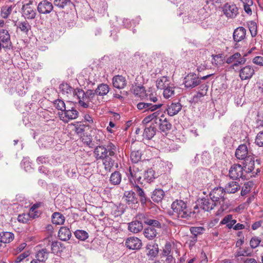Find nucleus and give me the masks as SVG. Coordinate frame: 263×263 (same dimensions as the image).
I'll return each instance as SVG.
<instances>
[{
    "mask_svg": "<svg viewBox=\"0 0 263 263\" xmlns=\"http://www.w3.org/2000/svg\"><path fill=\"white\" fill-rule=\"evenodd\" d=\"M172 209L174 212V215L178 218H188L191 217L192 212L187 206L186 203L181 200H177L172 204Z\"/></svg>",
    "mask_w": 263,
    "mask_h": 263,
    "instance_id": "nucleus-2",
    "label": "nucleus"
},
{
    "mask_svg": "<svg viewBox=\"0 0 263 263\" xmlns=\"http://www.w3.org/2000/svg\"><path fill=\"white\" fill-rule=\"evenodd\" d=\"M248 27L251 35L255 36L257 34V25L256 23L254 21L249 22L248 23Z\"/></svg>",
    "mask_w": 263,
    "mask_h": 263,
    "instance_id": "nucleus-55",
    "label": "nucleus"
},
{
    "mask_svg": "<svg viewBox=\"0 0 263 263\" xmlns=\"http://www.w3.org/2000/svg\"><path fill=\"white\" fill-rule=\"evenodd\" d=\"M164 195V191L161 189H156L153 193L152 199L156 202L161 201Z\"/></svg>",
    "mask_w": 263,
    "mask_h": 263,
    "instance_id": "nucleus-42",
    "label": "nucleus"
},
{
    "mask_svg": "<svg viewBox=\"0 0 263 263\" xmlns=\"http://www.w3.org/2000/svg\"><path fill=\"white\" fill-rule=\"evenodd\" d=\"M71 126L73 127L72 130L80 136L83 134L86 127V126L81 122H76L72 124Z\"/></svg>",
    "mask_w": 263,
    "mask_h": 263,
    "instance_id": "nucleus-37",
    "label": "nucleus"
},
{
    "mask_svg": "<svg viewBox=\"0 0 263 263\" xmlns=\"http://www.w3.org/2000/svg\"><path fill=\"white\" fill-rule=\"evenodd\" d=\"M142 173L139 168L135 166H130L127 173L129 181L132 183H142L141 181Z\"/></svg>",
    "mask_w": 263,
    "mask_h": 263,
    "instance_id": "nucleus-6",
    "label": "nucleus"
},
{
    "mask_svg": "<svg viewBox=\"0 0 263 263\" xmlns=\"http://www.w3.org/2000/svg\"><path fill=\"white\" fill-rule=\"evenodd\" d=\"M59 115L60 120L65 123H68L70 120L77 118L79 112L74 107L70 108L66 107L64 111L59 112Z\"/></svg>",
    "mask_w": 263,
    "mask_h": 263,
    "instance_id": "nucleus-4",
    "label": "nucleus"
},
{
    "mask_svg": "<svg viewBox=\"0 0 263 263\" xmlns=\"http://www.w3.org/2000/svg\"><path fill=\"white\" fill-rule=\"evenodd\" d=\"M205 229L202 227H191L190 231L192 235L197 237L198 235H201L204 233Z\"/></svg>",
    "mask_w": 263,
    "mask_h": 263,
    "instance_id": "nucleus-52",
    "label": "nucleus"
},
{
    "mask_svg": "<svg viewBox=\"0 0 263 263\" xmlns=\"http://www.w3.org/2000/svg\"><path fill=\"white\" fill-rule=\"evenodd\" d=\"M32 2L24 4L22 7L23 15L27 19H33L35 18L36 12L35 8L32 6Z\"/></svg>",
    "mask_w": 263,
    "mask_h": 263,
    "instance_id": "nucleus-13",
    "label": "nucleus"
},
{
    "mask_svg": "<svg viewBox=\"0 0 263 263\" xmlns=\"http://www.w3.org/2000/svg\"><path fill=\"white\" fill-rule=\"evenodd\" d=\"M175 87L174 86L173 84H172L166 88L163 89V95L164 97L166 99H168L173 97L175 95Z\"/></svg>",
    "mask_w": 263,
    "mask_h": 263,
    "instance_id": "nucleus-43",
    "label": "nucleus"
},
{
    "mask_svg": "<svg viewBox=\"0 0 263 263\" xmlns=\"http://www.w3.org/2000/svg\"><path fill=\"white\" fill-rule=\"evenodd\" d=\"M255 143L259 146H263V131L259 132L257 135Z\"/></svg>",
    "mask_w": 263,
    "mask_h": 263,
    "instance_id": "nucleus-63",
    "label": "nucleus"
},
{
    "mask_svg": "<svg viewBox=\"0 0 263 263\" xmlns=\"http://www.w3.org/2000/svg\"><path fill=\"white\" fill-rule=\"evenodd\" d=\"M37 9L40 13L46 14L50 13L53 10V6L51 3L44 0L39 3Z\"/></svg>",
    "mask_w": 263,
    "mask_h": 263,
    "instance_id": "nucleus-16",
    "label": "nucleus"
},
{
    "mask_svg": "<svg viewBox=\"0 0 263 263\" xmlns=\"http://www.w3.org/2000/svg\"><path fill=\"white\" fill-rule=\"evenodd\" d=\"M49 252L46 248L42 249L39 251L35 256V258L42 261V262L45 263L46 259L48 257Z\"/></svg>",
    "mask_w": 263,
    "mask_h": 263,
    "instance_id": "nucleus-40",
    "label": "nucleus"
},
{
    "mask_svg": "<svg viewBox=\"0 0 263 263\" xmlns=\"http://www.w3.org/2000/svg\"><path fill=\"white\" fill-rule=\"evenodd\" d=\"M144 127L143 136L148 140L151 139L156 135L157 125H154L153 123L151 125H143Z\"/></svg>",
    "mask_w": 263,
    "mask_h": 263,
    "instance_id": "nucleus-19",
    "label": "nucleus"
},
{
    "mask_svg": "<svg viewBox=\"0 0 263 263\" xmlns=\"http://www.w3.org/2000/svg\"><path fill=\"white\" fill-rule=\"evenodd\" d=\"M249 155L248 148L246 145H240L235 152L236 157L240 160H244Z\"/></svg>",
    "mask_w": 263,
    "mask_h": 263,
    "instance_id": "nucleus-23",
    "label": "nucleus"
},
{
    "mask_svg": "<svg viewBox=\"0 0 263 263\" xmlns=\"http://www.w3.org/2000/svg\"><path fill=\"white\" fill-rule=\"evenodd\" d=\"M181 108L182 105L180 103H172L170 105H167L166 110L170 116H174L177 115L181 110Z\"/></svg>",
    "mask_w": 263,
    "mask_h": 263,
    "instance_id": "nucleus-22",
    "label": "nucleus"
},
{
    "mask_svg": "<svg viewBox=\"0 0 263 263\" xmlns=\"http://www.w3.org/2000/svg\"><path fill=\"white\" fill-rule=\"evenodd\" d=\"M58 236L61 240L67 241L70 239L71 233L68 228L62 227L58 232Z\"/></svg>",
    "mask_w": 263,
    "mask_h": 263,
    "instance_id": "nucleus-27",
    "label": "nucleus"
},
{
    "mask_svg": "<svg viewBox=\"0 0 263 263\" xmlns=\"http://www.w3.org/2000/svg\"><path fill=\"white\" fill-rule=\"evenodd\" d=\"M71 3L70 0H54V5L61 9H63L65 6Z\"/></svg>",
    "mask_w": 263,
    "mask_h": 263,
    "instance_id": "nucleus-53",
    "label": "nucleus"
},
{
    "mask_svg": "<svg viewBox=\"0 0 263 263\" xmlns=\"http://www.w3.org/2000/svg\"><path fill=\"white\" fill-rule=\"evenodd\" d=\"M14 239V234L9 232H3L0 233V241L2 243H9Z\"/></svg>",
    "mask_w": 263,
    "mask_h": 263,
    "instance_id": "nucleus-34",
    "label": "nucleus"
},
{
    "mask_svg": "<svg viewBox=\"0 0 263 263\" xmlns=\"http://www.w3.org/2000/svg\"><path fill=\"white\" fill-rule=\"evenodd\" d=\"M81 140L84 144L89 147H92L94 145L92 141V137L90 135H84L81 137Z\"/></svg>",
    "mask_w": 263,
    "mask_h": 263,
    "instance_id": "nucleus-54",
    "label": "nucleus"
},
{
    "mask_svg": "<svg viewBox=\"0 0 263 263\" xmlns=\"http://www.w3.org/2000/svg\"><path fill=\"white\" fill-rule=\"evenodd\" d=\"M142 152L140 150H135L131 152L130 160L133 163H137L141 159Z\"/></svg>",
    "mask_w": 263,
    "mask_h": 263,
    "instance_id": "nucleus-46",
    "label": "nucleus"
},
{
    "mask_svg": "<svg viewBox=\"0 0 263 263\" xmlns=\"http://www.w3.org/2000/svg\"><path fill=\"white\" fill-rule=\"evenodd\" d=\"M213 64L216 66L220 65L223 63V57L221 54H216L213 57V60L212 61Z\"/></svg>",
    "mask_w": 263,
    "mask_h": 263,
    "instance_id": "nucleus-62",
    "label": "nucleus"
},
{
    "mask_svg": "<svg viewBox=\"0 0 263 263\" xmlns=\"http://www.w3.org/2000/svg\"><path fill=\"white\" fill-rule=\"evenodd\" d=\"M226 192L224 189L222 187H217L213 189L209 194L210 197L216 202L217 204L219 202L221 204V202H224L225 198L224 196Z\"/></svg>",
    "mask_w": 263,
    "mask_h": 263,
    "instance_id": "nucleus-5",
    "label": "nucleus"
},
{
    "mask_svg": "<svg viewBox=\"0 0 263 263\" xmlns=\"http://www.w3.org/2000/svg\"><path fill=\"white\" fill-rule=\"evenodd\" d=\"M261 239L257 236L253 237L250 241V245L252 249H255L259 246Z\"/></svg>",
    "mask_w": 263,
    "mask_h": 263,
    "instance_id": "nucleus-56",
    "label": "nucleus"
},
{
    "mask_svg": "<svg viewBox=\"0 0 263 263\" xmlns=\"http://www.w3.org/2000/svg\"><path fill=\"white\" fill-rule=\"evenodd\" d=\"M61 92L67 97H76L78 89H74L67 83H62L59 86Z\"/></svg>",
    "mask_w": 263,
    "mask_h": 263,
    "instance_id": "nucleus-17",
    "label": "nucleus"
},
{
    "mask_svg": "<svg viewBox=\"0 0 263 263\" xmlns=\"http://www.w3.org/2000/svg\"><path fill=\"white\" fill-rule=\"evenodd\" d=\"M238 8L234 4H226L223 7L224 14L229 17L234 18L238 14Z\"/></svg>",
    "mask_w": 263,
    "mask_h": 263,
    "instance_id": "nucleus-20",
    "label": "nucleus"
},
{
    "mask_svg": "<svg viewBox=\"0 0 263 263\" xmlns=\"http://www.w3.org/2000/svg\"><path fill=\"white\" fill-rule=\"evenodd\" d=\"M121 181V174L118 171L112 173L110 177V182L114 184H119Z\"/></svg>",
    "mask_w": 263,
    "mask_h": 263,
    "instance_id": "nucleus-48",
    "label": "nucleus"
},
{
    "mask_svg": "<svg viewBox=\"0 0 263 263\" xmlns=\"http://www.w3.org/2000/svg\"><path fill=\"white\" fill-rule=\"evenodd\" d=\"M29 255V252H24L18 256L14 260V263H19L23 261L25 258Z\"/></svg>",
    "mask_w": 263,
    "mask_h": 263,
    "instance_id": "nucleus-64",
    "label": "nucleus"
},
{
    "mask_svg": "<svg viewBox=\"0 0 263 263\" xmlns=\"http://www.w3.org/2000/svg\"><path fill=\"white\" fill-rule=\"evenodd\" d=\"M229 176L233 179L242 178L243 168L240 164H234L229 171Z\"/></svg>",
    "mask_w": 263,
    "mask_h": 263,
    "instance_id": "nucleus-18",
    "label": "nucleus"
},
{
    "mask_svg": "<svg viewBox=\"0 0 263 263\" xmlns=\"http://www.w3.org/2000/svg\"><path fill=\"white\" fill-rule=\"evenodd\" d=\"M242 2L245 12L249 15L252 13V9L253 8V2L252 0H240Z\"/></svg>",
    "mask_w": 263,
    "mask_h": 263,
    "instance_id": "nucleus-44",
    "label": "nucleus"
},
{
    "mask_svg": "<svg viewBox=\"0 0 263 263\" xmlns=\"http://www.w3.org/2000/svg\"><path fill=\"white\" fill-rule=\"evenodd\" d=\"M223 189L226 193L234 194L240 189V186L238 182L231 181L226 184Z\"/></svg>",
    "mask_w": 263,
    "mask_h": 263,
    "instance_id": "nucleus-26",
    "label": "nucleus"
},
{
    "mask_svg": "<svg viewBox=\"0 0 263 263\" xmlns=\"http://www.w3.org/2000/svg\"><path fill=\"white\" fill-rule=\"evenodd\" d=\"M17 28H18L23 33L28 34V32L31 29V26L29 23L25 21L19 22L18 23Z\"/></svg>",
    "mask_w": 263,
    "mask_h": 263,
    "instance_id": "nucleus-47",
    "label": "nucleus"
},
{
    "mask_svg": "<svg viewBox=\"0 0 263 263\" xmlns=\"http://www.w3.org/2000/svg\"><path fill=\"white\" fill-rule=\"evenodd\" d=\"M117 152L116 146L112 143L105 146H98L94 151V154L97 160H103L109 156H114Z\"/></svg>",
    "mask_w": 263,
    "mask_h": 263,
    "instance_id": "nucleus-1",
    "label": "nucleus"
},
{
    "mask_svg": "<svg viewBox=\"0 0 263 263\" xmlns=\"http://www.w3.org/2000/svg\"><path fill=\"white\" fill-rule=\"evenodd\" d=\"M112 156H109L103 159V164L104 168L107 171H110L111 168L114 166L115 161L111 158Z\"/></svg>",
    "mask_w": 263,
    "mask_h": 263,
    "instance_id": "nucleus-50",
    "label": "nucleus"
},
{
    "mask_svg": "<svg viewBox=\"0 0 263 263\" xmlns=\"http://www.w3.org/2000/svg\"><path fill=\"white\" fill-rule=\"evenodd\" d=\"M161 103L154 104L151 102H140L137 104L138 109L143 112L146 111H154L162 106Z\"/></svg>",
    "mask_w": 263,
    "mask_h": 263,
    "instance_id": "nucleus-8",
    "label": "nucleus"
},
{
    "mask_svg": "<svg viewBox=\"0 0 263 263\" xmlns=\"http://www.w3.org/2000/svg\"><path fill=\"white\" fill-rule=\"evenodd\" d=\"M122 199L126 204L132 208H135L138 203V200L136 197L135 193L132 191H125Z\"/></svg>",
    "mask_w": 263,
    "mask_h": 263,
    "instance_id": "nucleus-7",
    "label": "nucleus"
},
{
    "mask_svg": "<svg viewBox=\"0 0 263 263\" xmlns=\"http://www.w3.org/2000/svg\"><path fill=\"white\" fill-rule=\"evenodd\" d=\"M236 223V220L233 218L232 215H227L220 221L221 224H226L229 229L233 228L234 224Z\"/></svg>",
    "mask_w": 263,
    "mask_h": 263,
    "instance_id": "nucleus-32",
    "label": "nucleus"
},
{
    "mask_svg": "<svg viewBox=\"0 0 263 263\" xmlns=\"http://www.w3.org/2000/svg\"><path fill=\"white\" fill-rule=\"evenodd\" d=\"M112 84L115 88L123 89L126 85V80L125 77L122 76H116L112 79Z\"/></svg>",
    "mask_w": 263,
    "mask_h": 263,
    "instance_id": "nucleus-25",
    "label": "nucleus"
},
{
    "mask_svg": "<svg viewBox=\"0 0 263 263\" xmlns=\"http://www.w3.org/2000/svg\"><path fill=\"white\" fill-rule=\"evenodd\" d=\"M145 90L143 87H139L137 86L134 89V94L138 97H139L140 98H141L143 99L144 97V93L145 92Z\"/></svg>",
    "mask_w": 263,
    "mask_h": 263,
    "instance_id": "nucleus-60",
    "label": "nucleus"
},
{
    "mask_svg": "<svg viewBox=\"0 0 263 263\" xmlns=\"http://www.w3.org/2000/svg\"><path fill=\"white\" fill-rule=\"evenodd\" d=\"M226 62L232 65L230 68L235 71L239 70V66L243 65L246 62V59L239 52H236L227 58Z\"/></svg>",
    "mask_w": 263,
    "mask_h": 263,
    "instance_id": "nucleus-3",
    "label": "nucleus"
},
{
    "mask_svg": "<svg viewBox=\"0 0 263 263\" xmlns=\"http://www.w3.org/2000/svg\"><path fill=\"white\" fill-rule=\"evenodd\" d=\"M65 217L63 215L59 212H55L52 216V222L53 224L60 225L64 223Z\"/></svg>",
    "mask_w": 263,
    "mask_h": 263,
    "instance_id": "nucleus-36",
    "label": "nucleus"
},
{
    "mask_svg": "<svg viewBox=\"0 0 263 263\" xmlns=\"http://www.w3.org/2000/svg\"><path fill=\"white\" fill-rule=\"evenodd\" d=\"M142 216L143 217V222L145 224L149 225V227H152L155 228L156 229H160L161 228V224L158 220L146 218L144 216Z\"/></svg>",
    "mask_w": 263,
    "mask_h": 263,
    "instance_id": "nucleus-38",
    "label": "nucleus"
},
{
    "mask_svg": "<svg viewBox=\"0 0 263 263\" xmlns=\"http://www.w3.org/2000/svg\"><path fill=\"white\" fill-rule=\"evenodd\" d=\"M200 83V79L195 73H191L184 78V84L186 88H192Z\"/></svg>",
    "mask_w": 263,
    "mask_h": 263,
    "instance_id": "nucleus-9",
    "label": "nucleus"
},
{
    "mask_svg": "<svg viewBox=\"0 0 263 263\" xmlns=\"http://www.w3.org/2000/svg\"><path fill=\"white\" fill-rule=\"evenodd\" d=\"M63 248H64L63 245L61 242L58 241L52 242L51 249L53 253L58 254L62 251Z\"/></svg>",
    "mask_w": 263,
    "mask_h": 263,
    "instance_id": "nucleus-45",
    "label": "nucleus"
},
{
    "mask_svg": "<svg viewBox=\"0 0 263 263\" xmlns=\"http://www.w3.org/2000/svg\"><path fill=\"white\" fill-rule=\"evenodd\" d=\"M143 228L142 222L135 220L128 224V230L134 233H137L142 230Z\"/></svg>",
    "mask_w": 263,
    "mask_h": 263,
    "instance_id": "nucleus-29",
    "label": "nucleus"
},
{
    "mask_svg": "<svg viewBox=\"0 0 263 263\" xmlns=\"http://www.w3.org/2000/svg\"><path fill=\"white\" fill-rule=\"evenodd\" d=\"M199 205L205 211L210 212L217 205V203L209 198H202L198 200Z\"/></svg>",
    "mask_w": 263,
    "mask_h": 263,
    "instance_id": "nucleus-12",
    "label": "nucleus"
},
{
    "mask_svg": "<svg viewBox=\"0 0 263 263\" xmlns=\"http://www.w3.org/2000/svg\"><path fill=\"white\" fill-rule=\"evenodd\" d=\"M161 114V113L159 111H156L153 112V114L145 117L142 121V123L147 124L149 122L154 121L155 124H158V120L159 118H160L159 115Z\"/></svg>",
    "mask_w": 263,
    "mask_h": 263,
    "instance_id": "nucleus-33",
    "label": "nucleus"
},
{
    "mask_svg": "<svg viewBox=\"0 0 263 263\" xmlns=\"http://www.w3.org/2000/svg\"><path fill=\"white\" fill-rule=\"evenodd\" d=\"M155 172L152 168H149L145 171L143 174L144 179L147 182H151L155 179Z\"/></svg>",
    "mask_w": 263,
    "mask_h": 263,
    "instance_id": "nucleus-49",
    "label": "nucleus"
},
{
    "mask_svg": "<svg viewBox=\"0 0 263 263\" xmlns=\"http://www.w3.org/2000/svg\"><path fill=\"white\" fill-rule=\"evenodd\" d=\"M85 92L87 96L88 97L89 101L92 103L93 104H97L96 101L93 102V100H95V98L96 97V96L97 95V93H96V91H94L93 90H88Z\"/></svg>",
    "mask_w": 263,
    "mask_h": 263,
    "instance_id": "nucleus-58",
    "label": "nucleus"
},
{
    "mask_svg": "<svg viewBox=\"0 0 263 263\" xmlns=\"http://www.w3.org/2000/svg\"><path fill=\"white\" fill-rule=\"evenodd\" d=\"M143 96L147 101L156 103L159 100L156 92L151 88H149L148 90H145Z\"/></svg>",
    "mask_w": 263,
    "mask_h": 263,
    "instance_id": "nucleus-30",
    "label": "nucleus"
},
{
    "mask_svg": "<svg viewBox=\"0 0 263 263\" xmlns=\"http://www.w3.org/2000/svg\"><path fill=\"white\" fill-rule=\"evenodd\" d=\"M0 43L3 45V48L10 49L12 47L10 35L7 30L0 29Z\"/></svg>",
    "mask_w": 263,
    "mask_h": 263,
    "instance_id": "nucleus-10",
    "label": "nucleus"
},
{
    "mask_svg": "<svg viewBox=\"0 0 263 263\" xmlns=\"http://www.w3.org/2000/svg\"><path fill=\"white\" fill-rule=\"evenodd\" d=\"M143 234L145 237L148 239H153L157 236V229L152 227H148L144 229Z\"/></svg>",
    "mask_w": 263,
    "mask_h": 263,
    "instance_id": "nucleus-35",
    "label": "nucleus"
},
{
    "mask_svg": "<svg viewBox=\"0 0 263 263\" xmlns=\"http://www.w3.org/2000/svg\"><path fill=\"white\" fill-rule=\"evenodd\" d=\"M246 30L242 27H239L234 30L233 37L234 41L239 42L243 40L246 36Z\"/></svg>",
    "mask_w": 263,
    "mask_h": 263,
    "instance_id": "nucleus-24",
    "label": "nucleus"
},
{
    "mask_svg": "<svg viewBox=\"0 0 263 263\" xmlns=\"http://www.w3.org/2000/svg\"><path fill=\"white\" fill-rule=\"evenodd\" d=\"M74 234L77 238L81 240H85L88 237L87 232L84 230H78L74 232Z\"/></svg>",
    "mask_w": 263,
    "mask_h": 263,
    "instance_id": "nucleus-51",
    "label": "nucleus"
},
{
    "mask_svg": "<svg viewBox=\"0 0 263 263\" xmlns=\"http://www.w3.org/2000/svg\"><path fill=\"white\" fill-rule=\"evenodd\" d=\"M171 84L169 78L165 76L159 78L156 81L157 87L160 89H163Z\"/></svg>",
    "mask_w": 263,
    "mask_h": 263,
    "instance_id": "nucleus-31",
    "label": "nucleus"
},
{
    "mask_svg": "<svg viewBox=\"0 0 263 263\" xmlns=\"http://www.w3.org/2000/svg\"><path fill=\"white\" fill-rule=\"evenodd\" d=\"M30 218V216L29 214L23 213L18 216L17 220L20 222L26 223L29 221Z\"/></svg>",
    "mask_w": 263,
    "mask_h": 263,
    "instance_id": "nucleus-59",
    "label": "nucleus"
},
{
    "mask_svg": "<svg viewBox=\"0 0 263 263\" xmlns=\"http://www.w3.org/2000/svg\"><path fill=\"white\" fill-rule=\"evenodd\" d=\"M238 71L239 77L241 80L250 79L255 72L254 68L250 65L246 66Z\"/></svg>",
    "mask_w": 263,
    "mask_h": 263,
    "instance_id": "nucleus-14",
    "label": "nucleus"
},
{
    "mask_svg": "<svg viewBox=\"0 0 263 263\" xmlns=\"http://www.w3.org/2000/svg\"><path fill=\"white\" fill-rule=\"evenodd\" d=\"M54 106L58 110H60L61 112L64 111L66 108L64 102L60 99H58L54 101Z\"/></svg>",
    "mask_w": 263,
    "mask_h": 263,
    "instance_id": "nucleus-57",
    "label": "nucleus"
},
{
    "mask_svg": "<svg viewBox=\"0 0 263 263\" xmlns=\"http://www.w3.org/2000/svg\"><path fill=\"white\" fill-rule=\"evenodd\" d=\"M75 97L79 100V103L81 107L87 108L91 106L86 92L82 89H78L77 90Z\"/></svg>",
    "mask_w": 263,
    "mask_h": 263,
    "instance_id": "nucleus-11",
    "label": "nucleus"
},
{
    "mask_svg": "<svg viewBox=\"0 0 263 263\" xmlns=\"http://www.w3.org/2000/svg\"><path fill=\"white\" fill-rule=\"evenodd\" d=\"M15 7V5L10 6H5L1 9V16L4 18H7L12 12L13 9Z\"/></svg>",
    "mask_w": 263,
    "mask_h": 263,
    "instance_id": "nucleus-41",
    "label": "nucleus"
},
{
    "mask_svg": "<svg viewBox=\"0 0 263 263\" xmlns=\"http://www.w3.org/2000/svg\"><path fill=\"white\" fill-rule=\"evenodd\" d=\"M135 193L140 198V201L142 205H144L148 202L149 200L148 197L146 196L145 192L143 190L141 189L139 185H135L134 187Z\"/></svg>",
    "mask_w": 263,
    "mask_h": 263,
    "instance_id": "nucleus-28",
    "label": "nucleus"
},
{
    "mask_svg": "<svg viewBox=\"0 0 263 263\" xmlns=\"http://www.w3.org/2000/svg\"><path fill=\"white\" fill-rule=\"evenodd\" d=\"M95 91L96 93H97V95L105 96L108 93L109 91V87L108 85L102 83L98 86V87Z\"/></svg>",
    "mask_w": 263,
    "mask_h": 263,
    "instance_id": "nucleus-39",
    "label": "nucleus"
},
{
    "mask_svg": "<svg viewBox=\"0 0 263 263\" xmlns=\"http://www.w3.org/2000/svg\"><path fill=\"white\" fill-rule=\"evenodd\" d=\"M125 246L130 250H138L142 246L140 239L136 237H130L127 238L125 242Z\"/></svg>",
    "mask_w": 263,
    "mask_h": 263,
    "instance_id": "nucleus-15",
    "label": "nucleus"
},
{
    "mask_svg": "<svg viewBox=\"0 0 263 263\" xmlns=\"http://www.w3.org/2000/svg\"><path fill=\"white\" fill-rule=\"evenodd\" d=\"M163 114L160 116L158 120L159 129L162 132H166L170 130L172 128V124L168 122L166 118H164Z\"/></svg>",
    "mask_w": 263,
    "mask_h": 263,
    "instance_id": "nucleus-21",
    "label": "nucleus"
},
{
    "mask_svg": "<svg viewBox=\"0 0 263 263\" xmlns=\"http://www.w3.org/2000/svg\"><path fill=\"white\" fill-rule=\"evenodd\" d=\"M172 250V246L170 242H166L164 246V248L163 250V255L164 256L172 257L170 255Z\"/></svg>",
    "mask_w": 263,
    "mask_h": 263,
    "instance_id": "nucleus-61",
    "label": "nucleus"
}]
</instances>
